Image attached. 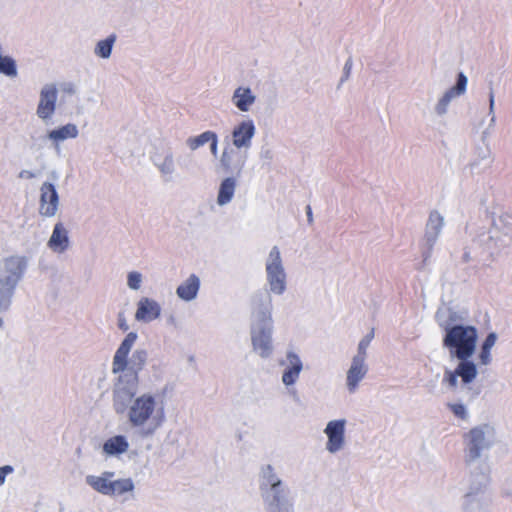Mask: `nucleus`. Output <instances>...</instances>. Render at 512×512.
I'll return each instance as SVG.
<instances>
[{
  "label": "nucleus",
  "mask_w": 512,
  "mask_h": 512,
  "mask_svg": "<svg viewBox=\"0 0 512 512\" xmlns=\"http://www.w3.org/2000/svg\"><path fill=\"white\" fill-rule=\"evenodd\" d=\"M269 291L258 290L251 297L250 338L252 351L262 359H269L274 353L271 293L282 295L287 286L286 273L279 248L272 247L266 262Z\"/></svg>",
  "instance_id": "obj_1"
},
{
  "label": "nucleus",
  "mask_w": 512,
  "mask_h": 512,
  "mask_svg": "<svg viewBox=\"0 0 512 512\" xmlns=\"http://www.w3.org/2000/svg\"><path fill=\"white\" fill-rule=\"evenodd\" d=\"M444 330L443 347L449 352L451 359H457L458 364L454 370L445 368L442 384L455 390L460 379L463 387L471 384L477 377V365L470 358L474 355L478 340V331L475 326L440 323Z\"/></svg>",
  "instance_id": "obj_2"
},
{
  "label": "nucleus",
  "mask_w": 512,
  "mask_h": 512,
  "mask_svg": "<svg viewBox=\"0 0 512 512\" xmlns=\"http://www.w3.org/2000/svg\"><path fill=\"white\" fill-rule=\"evenodd\" d=\"M258 489L265 512H294L290 488L272 464L260 466Z\"/></svg>",
  "instance_id": "obj_3"
},
{
  "label": "nucleus",
  "mask_w": 512,
  "mask_h": 512,
  "mask_svg": "<svg viewBox=\"0 0 512 512\" xmlns=\"http://www.w3.org/2000/svg\"><path fill=\"white\" fill-rule=\"evenodd\" d=\"M495 430L489 424H480L463 435L464 463L470 475L487 471L481 458L494 444Z\"/></svg>",
  "instance_id": "obj_4"
},
{
  "label": "nucleus",
  "mask_w": 512,
  "mask_h": 512,
  "mask_svg": "<svg viewBox=\"0 0 512 512\" xmlns=\"http://www.w3.org/2000/svg\"><path fill=\"white\" fill-rule=\"evenodd\" d=\"M156 399L150 393L137 396L126 410L128 423L143 437L152 436L161 426V417L155 415Z\"/></svg>",
  "instance_id": "obj_5"
},
{
  "label": "nucleus",
  "mask_w": 512,
  "mask_h": 512,
  "mask_svg": "<svg viewBox=\"0 0 512 512\" xmlns=\"http://www.w3.org/2000/svg\"><path fill=\"white\" fill-rule=\"evenodd\" d=\"M27 267L28 260L24 256L13 255L0 260V314L10 309L16 288Z\"/></svg>",
  "instance_id": "obj_6"
},
{
  "label": "nucleus",
  "mask_w": 512,
  "mask_h": 512,
  "mask_svg": "<svg viewBox=\"0 0 512 512\" xmlns=\"http://www.w3.org/2000/svg\"><path fill=\"white\" fill-rule=\"evenodd\" d=\"M474 242L482 246L493 257L512 245V219L508 215L492 214L490 227L477 232Z\"/></svg>",
  "instance_id": "obj_7"
},
{
  "label": "nucleus",
  "mask_w": 512,
  "mask_h": 512,
  "mask_svg": "<svg viewBox=\"0 0 512 512\" xmlns=\"http://www.w3.org/2000/svg\"><path fill=\"white\" fill-rule=\"evenodd\" d=\"M489 483L488 471L469 476L467 491L463 497L464 512H490V497L486 493Z\"/></svg>",
  "instance_id": "obj_8"
},
{
  "label": "nucleus",
  "mask_w": 512,
  "mask_h": 512,
  "mask_svg": "<svg viewBox=\"0 0 512 512\" xmlns=\"http://www.w3.org/2000/svg\"><path fill=\"white\" fill-rule=\"evenodd\" d=\"M112 389V407L117 415H123L137 397L139 381L135 376L116 373Z\"/></svg>",
  "instance_id": "obj_9"
},
{
  "label": "nucleus",
  "mask_w": 512,
  "mask_h": 512,
  "mask_svg": "<svg viewBox=\"0 0 512 512\" xmlns=\"http://www.w3.org/2000/svg\"><path fill=\"white\" fill-rule=\"evenodd\" d=\"M226 145L219 158L220 167L225 173L239 176L247 161V152L231 145L229 137L225 138Z\"/></svg>",
  "instance_id": "obj_10"
},
{
  "label": "nucleus",
  "mask_w": 512,
  "mask_h": 512,
  "mask_svg": "<svg viewBox=\"0 0 512 512\" xmlns=\"http://www.w3.org/2000/svg\"><path fill=\"white\" fill-rule=\"evenodd\" d=\"M444 226V217L437 211L432 210L425 226L423 262L425 263L432 254L434 245Z\"/></svg>",
  "instance_id": "obj_11"
},
{
  "label": "nucleus",
  "mask_w": 512,
  "mask_h": 512,
  "mask_svg": "<svg viewBox=\"0 0 512 512\" xmlns=\"http://www.w3.org/2000/svg\"><path fill=\"white\" fill-rule=\"evenodd\" d=\"M58 98V89L56 84H45L39 93V102L36 109V115L43 121L50 120L55 113Z\"/></svg>",
  "instance_id": "obj_12"
},
{
  "label": "nucleus",
  "mask_w": 512,
  "mask_h": 512,
  "mask_svg": "<svg viewBox=\"0 0 512 512\" xmlns=\"http://www.w3.org/2000/svg\"><path fill=\"white\" fill-rule=\"evenodd\" d=\"M346 423L345 419L331 420L327 423L324 433L327 436L325 448L329 453L335 454L343 449Z\"/></svg>",
  "instance_id": "obj_13"
},
{
  "label": "nucleus",
  "mask_w": 512,
  "mask_h": 512,
  "mask_svg": "<svg viewBox=\"0 0 512 512\" xmlns=\"http://www.w3.org/2000/svg\"><path fill=\"white\" fill-rule=\"evenodd\" d=\"M256 127L251 119L243 120L234 126L231 132V145L247 152L252 146Z\"/></svg>",
  "instance_id": "obj_14"
},
{
  "label": "nucleus",
  "mask_w": 512,
  "mask_h": 512,
  "mask_svg": "<svg viewBox=\"0 0 512 512\" xmlns=\"http://www.w3.org/2000/svg\"><path fill=\"white\" fill-rule=\"evenodd\" d=\"M59 205V195L53 183L44 182L40 187V209L42 216L53 217Z\"/></svg>",
  "instance_id": "obj_15"
},
{
  "label": "nucleus",
  "mask_w": 512,
  "mask_h": 512,
  "mask_svg": "<svg viewBox=\"0 0 512 512\" xmlns=\"http://www.w3.org/2000/svg\"><path fill=\"white\" fill-rule=\"evenodd\" d=\"M138 335L136 332H129L117 348L112 360V373H120L127 368L128 355L135 344Z\"/></svg>",
  "instance_id": "obj_16"
},
{
  "label": "nucleus",
  "mask_w": 512,
  "mask_h": 512,
  "mask_svg": "<svg viewBox=\"0 0 512 512\" xmlns=\"http://www.w3.org/2000/svg\"><path fill=\"white\" fill-rule=\"evenodd\" d=\"M303 370V362L299 355L294 351H287L286 353V367L282 373V383L286 387L294 385L299 379L300 373Z\"/></svg>",
  "instance_id": "obj_17"
},
{
  "label": "nucleus",
  "mask_w": 512,
  "mask_h": 512,
  "mask_svg": "<svg viewBox=\"0 0 512 512\" xmlns=\"http://www.w3.org/2000/svg\"><path fill=\"white\" fill-rule=\"evenodd\" d=\"M161 315L160 304L148 297H142L137 302V309L135 312V319L139 322L150 323L158 319Z\"/></svg>",
  "instance_id": "obj_18"
},
{
  "label": "nucleus",
  "mask_w": 512,
  "mask_h": 512,
  "mask_svg": "<svg viewBox=\"0 0 512 512\" xmlns=\"http://www.w3.org/2000/svg\"><path fill=\"white\" fill-rule=\"evenodd\" d=\"M368 372V366L365 359L353 357L350 368L346 375V386L349 393H355L359 383L364 379Z\"/></svg>",
  "instance_id": "obj_19"
},
{
  "label": "nucleus",
  "mask_w": 512,
  "mask_h": 512,
  "mask_svg": "<svg viewBox=\"0 0 512 512\" xmlns=\"http://www.w3.org/2000/svg\"><path fill=\"white\" fill-rule=\"evenodd\" d=\"M151 161L157 167L165 181H170L172 179V175L174 174L176 168L174 162V154L170 148L164 150L162 153H154L151 156Z\"/></svg>",
  "instance_id": "obj_20"
},
{
  "label": "nucleus",
  "mask_w": 512,
  "mask_h": 512,
  "mask_svg": "<svg viewBox=\"0 0 512 512\" xmlns=\"http://www.w3.org/2000/svg\"><path fill=\"white\" fill-rule=\"evenodd\" d=\"M115 476V472L113 471H103L100 475H87L85 478V482L89 485L94 491L105 495L110 496L113 492L112 489V481Z\"/></svg>",
  "instance_id": "obj_21"
},
{
  "label": "nucleus",
  "mask_w": 512,
  "mask_h": 512,
  "mask_svg": "<svg viewBox=\"0 0 512 512\" xmlns=\"http://www.w3.org/2000/svg\"><path fill=\"white\" fill-rule=\"evenodd\" d=\"M79 134L78 128L73 123H68L56 129L48 131L46 138L52 142L54 149L60 151V142L67 139H75Z\"/></svg>",
  "instance_id": "obj_22"
},
{
  "label": "nucleus",
  "mask_w": 512,
  "mask_h": 512,
  "mask_svg": "<svg viewBox=\"0 0 512 512\" xmlns=\"http://www.w3.org/2000/svg\"><path fill=\"white\" fill-rule=\"evenodd\" d=\"M69 243L68 231L62 222H57L54 225L52 235L48 240V247L56 253H63L68 249Z\"/></svg>",
  "instance_id": "obj_23"
},
{
  "label": "nucleus",
  "mask_w": 512,
  "mask_h": 512,
  "mask_svg": "<svg viewBox=\"0 0 512 512\" xmlns=\"http://www.w3.org/2000/svg\"><path fill=\"white\" fill-rule=\"evenodd\" d=\"M148 360V352L144 348H137L130 359H128L127 368L120 371L122 375L135 376L136 380L139 381V373L143 370Z\"/></svg>",
  "instance_id": "obj_24"
},
{
  "label": "nucleus",
  "mask_w": 512,
  "mask_h": 512,
  "mask_svg": "<svg viewBox=\"0 0 512 512\" xmlns=\"http://www.w3.org/2000/svg\"><path fill=\"white\" fill-rule=\"evenodd\" d=\"M200 289V279L197 275L191 274L176 289V295L184 301H192L197 297Z\"/></svg>",
  "instance_id": "obj_25"
},
{
  "label": "nucleus",
  "mask_w": 512,
  "mask_h": 512,
  "mask_svg": "<svg viewBox=\"0 0 512 512\" xmlns=\"http://www.w3.org/2000/svg\"><path fill=\"white\" fill-rule=\"evenodd\" d=\"M129 442L124 435H115L108 438L102 446L106 456L118 457L128 451Z\"/></svg>",
  "instance_id": "obj_26"
},
{
  "label": "nucleus",
  "mask_w": 512,
  "mask_h": 512,
  "mask_svg": "<svg viewBox=\"0 0 512 512\" xmlns=\"http://www.w3.org/2000/svg\"><path fill=\"white\" fill-rule=\"evenodd\" d=\"M231 100L241 112H248L255 103L256 96L249 87L240 86L234 90Z\"/></svg>",
  "instance_id": "obj_27"
},
{
  "label": "nucleus",
  "mask_w": 512,
  "mask_h": 512,
  "mask_svg": "<svg viewBox=\"0 0 512 512\" xmlns=\"http://www.w3.org/2000/svg\"><path fill=\"white\" fill-rule=\"evenodd\" d=\"M236 184L237 182L234 177H227L222 180L217 195L218 205L224 206L232 201L236 189Z\"/></svg>",
  "instance_id": "obj_28"
},
{
  "label": "nucleus",
  "mask_w": 512,
  "mask_h": 512,
  "mask_svg": "<svg viewBox=\"0 0 512 512\" xmlns=\"http://www.w3.org/2000/svg\"><path fill=\"white\" fill-rule=\"evenodd\" d=\"M115 41V34H111L107 38L98 41L94 48V54L100 58L108 59L112 54Z\"/></svg>",
  "instance_id": "obj_29"
},
{
  "label": "nucleus",
  "mask_w": 512,
  "mask_h": 512,
  "mask_svg": "<svg viewBox=\"0 0 512 512\" xmlns=\"http://www.w3.org/2000/svg\"><path fill=\"white\" fill-rule=\"evenodd\" d=\"M135 488L134 482L131 478H122L112 481V489L111 497L120 496L127 492L133 491Z\"/></svg>",
  "instance_id": "obj_30"
},
{
  "label": "nucleus",
  "mask_w": 512,
  "mask_h": 512,
  "mask_svg": "<svg viewBox=\"0 0 512 512\" xmlns=\"http://www.w3.org/2000/svg\"><path fill=\"white\" fill-rule=\"evenodd\" d=\"M488 97H489L488 115L490 116V122H489L488 127L482 132V140L483 141H485V139L490 135V131L496 123L495 94H494V89L492 87H490V89H489Z\"/></svg>",
  "instance_id": "obj_31"
},
{
  "label": "nucleus",
  "mask_w": 512,
  "mask_h": 512,
  "mask_svg": "<svg viewBox=\"0 0 512 512\" xmlns=\"http://www.w3.org/2000/svg\"><path fill=\"white\" fill-rule=\"evenodd\" d=\"M451 91L447 90L442 97L438 100L434 107V112L437 116H444L448 112V107L451 103V101L456 98Z\"/></svg>",
  "instance_id": "obj_32"
},
{
  "label": "nucleus",
  "mask_w": 512,
  "mask_h": 512,
  "mask_svg": "<svg viewBox=\"0 0 512 512\" xmlns=\"http://www.w3.org/2000/svg\"><path fill=\"white\" fill-rule=\"evenodd\" d=\"M212 132L213 131L208 130L201 133L200 135L189 137L186 140V145L192 151H195L209 142Z\"/></svg>",
  "instance_id": "obj_33"
},
{
  "label": "nucleus",
  "mask_w": 512,
  "mask_h": 512,
  "mask_svg": "<svg viewBox=\"0 0 512 512\" xmlns=\"http://www.w3.org/2000/svg\"><path fill=\"white\" fill-rule=\"evenodd\" d=\"M467 83V76L463 72H459L457 74L456 83L448 90L451 91L455 96L459 97L466 92Z\"/></svg>",
  "instance_id": "obj_34"
},
{
  "label": "nucleus",
  "mask_w": 512,
  "mask_h": 512,
  "mask_svg": "<svg viewBox=\"0 0 512 512\" xmlns=\"http://www.w3.org/2000/svg\"><path fill=\"white\" fill-rule=\"evenodd\" d=\"M374 338V330H371L367 335H365L359 342L357 348V354L354 357L365 359L367 356V348L369 347L372 339Z\"/></svg>",
  "instance_id": "obj_35"
},
{
  "label": "nucleus",
  "mask_w": 512,
  "mask_h": 512,
  "mask_svg": "<svg viewBox=\"0 0 512 512\" xmlns=\"http://www.w3.org/2000/svg\"><path fill=\"white\" fill-rule=\"evenodd\" d=\"M450 411L454 414L455 417L461 419V420H467L468 419V411L464 404L462 403H448L447 404Z\"/></svg>",
  "instance_id": "obj_36"
},
{
  "label": "nucleus",
  "mask_w": 512,
  "mask_h": 512,
  "mask_svg": "<svg viewBox=\"0 0 512 512\" xmlns=\"http://www.w3.org/2000/svg\"><path fill=\"white\" fill-rule=\"evenodd\" d=\"M142 275L137 271L129 272L127 275V285L132 290H138L141 287Z\"/></svg>",
  "instance_id": "obj_37"
},
{
  "label": "nucleus",
  "mask_w": 512,
  "mask_h": 512,
  "mask_svg": "<svg viewBox=\"0 0 512 512\" xmlns=\"http://www.w3.org/2000/svg\"><path fill=\"white\" fill-rule=\"evenodd\" d=\"M352 67H353V60H352V57H349L344 64L343 73H342V76L337 85L338 89L343 85V83H345L349 79Z\"/></svg>",
  "instance_id": "obj_38"
},
{
  "label": "nucleus",
  "mask_w": 512,
  "mask_h": 512,
  "mask_svg": "<svg viewBox=\"0 0 512 512\" xmlns=\"http://www.w3.org/2000/svg\"><path fill=\"white\" fill-rule=\"evenodd\" d=\"M496 340L497 334L495 332H490L483 341L481 348L491 350L492 347L495 345Z\"/></svg>",
  "instance_id": "obj_39"
},
{
  "label": "nucleus",
  "mask_w": 512,
  "mask_h": 512,
  "mask_svg": "<svg viewBox=\"0 0 512 512\" xmlns=\"http://www.w3.org/2000/svg\"><path fill=\"white\" fill-rule=\"evenodd\" d=\"M274 156L272 149L269 147L263 146L260 151V159L264 161L266 164H270Z\"/></svg>",
  "instance_id": "obj_40"
},
{
  "label": "nucleus",
  "mask_w": 512,
  "mask_h": 512,
  "mask_svg": "<svg viewBox=\"0 0 512 512\" xmlns=\"http://www.w3.org/2000/svg\"><path fill=\"white\" fill-rule=\"evenodd\" d=\"M210 144V152L216 157L218 154V135L215 132H212L209 142Z\"/></svg>",
  "instance_id": "obj_41"
},
{
  "label": "nucleus",
  "mask_w": 512,
  "mask_h": 512,
  "mask_svg": "<svg viewBox=\"0 0 512 512\" xmlns=\"http://www.w3.org/2000/svg\"><path fill=\"white\" fill-rule=\"evenodd\" d=\"M490 351L491 350H487V349H483V348L480 349L479 361L482 365H489L491 363L492 357H491Z\"/></svg>",
  "instance_id": "obj_42"
},
{
  "label": "nucleus",
  "mask_w": 512,
  "mask_h": 512,
  "mask_svg": "<svg viewBox=\"0 0 512 512\" xmlns=\"http://www.w3.org/2000/svg\"><path fill=\"white\" fill-rule=\"evenodd\" d=\"M14 468L11 465H4L0 467V486L5 483L6 476L13 473Z\"/></svg>",
  "instance_id": "obj_43"
},
{
  "label": "nucleus",
  "mask_w": 512,
  "mask_h": 512,
  "mask_svg": "<svg viewBox=\"0 0 512 512\" xmlns=\"http://www.w3.org/2000/svg\"><path fill=\"white\" fill-rule=\"evenodd\" d=\"M118 327L120 330H122L124 332H126L129 329V325L127 323V320H126L123 312H120L118 314Z\"/></svg>",
  "instance_id": "obj_44"
},
{
  "label": "nucleus",
  "mask_w": 512,
  "mask_h": 512,
  "mask_svg": "<svg viewBox=\"0 0 512 512\" xmlns=\"http://www.w3.org/2000/svg\"><path fill=\"white\" fill-rule=\"evenodd\" d=\"M479 157L482 160H488V164L491 163V150L488 146H486L484 149H481L479 152Z\"/></svg>",
  "instance_id": "obj_45"
},
{
  "label": "nucleus",
  "mask_w": 512,
  "mask_h": 512,
  "mask_svg": "<svg viewBox=\"0 0 512 512\" xmlns=\"http://www.w3.org/2000/svg\"><path fill=\"white\" fill-rule=\"evenodd\" d=\"M35 177V174L29 170H22L20 173H19V178H28V179H31V178H34Z\"/></svg>",
  "instance_id": "obj_46"
},
{
  "label": "nucleus",
  "mask_w": 512,
  "mask_h": 512,
  "mask_svg": "<svg viewBox=\"0 0 512 512\" xmlns=\"http://www.w3.org/2000/svg\"><path fill=\"white\" fill-rule=\"evenodd\" d=\"M307 221L311 225L313 223V212L310 205H307L306 208Z\"/></svg>",
  "instance_id": "obj_47"
},
{
  "label": "nucleus",
  "mask_w": 512,
  "mask_h": 512,
  "mask_svg": "<svg viewBox=\"0 0 512 512\" xmlns=\"http://www.w3.org/2000/svg\"><path fill=\"white\" fill-rule=\"evenodd\" d=\"M471 259H472V257H471L470 251L468 249H465L464 253L462 255V262L468 263L469 261H471Z\"/></svg>",
  "instance_id": "obj_48"
},
{
  "label": "nucleus",
  "mask_w": 512,
  "mask_h": 512,
  "mask_svg": "<svg viewBox=\"0 0 512 512\" xmlns=\"http://www.w3.org/2000/svg\"><path fill=\"white\" fill-rule=\"evenodd\" d=\"M168 324L174 325L175 324V317L173 315H170L167 319Z\"/></svg>",
  "instance_id": "obj_49"
},
{
  "label": "nucleus",
  "mask_w": 512,
  "mask_h": 512,
  "mask_svg": "<svg viewBox=\"0 0 512 512\" xmlns=\"http://www.w3.org/2000/svg\"><path fill=\"white\" fill-rule=\"evenodd\" d=\"M65 91L68 92V93H74L75 92L74 87L71 84H69L68 88H66Z\"/></svg>",
  "instance_id": "obj_50"
},
{
  "label": "nucleus",
  "mask_w": 512,
  "mask_h": 512,
  "mask_svg": "<svg viewBox=\"0 0 512 512\" xmlns=\"http://www.w3.org/2000/svg\"><path fill=\"white\" fill-rule=\"evenodd\" d=\"M4 326V320L2 317H0V329H2Z\"/></svg>",
  "instance_id": "obj_51"
},
{
  "label": "nucleus",
  "mask_w": 512,
  "mask_h": 512,
  "mask_svg": "<svg viewBox=\"0 0 512 512\" xmlns=\"http://www.w3.org/2000/svg\"><path fill=\"white\" fill-rule=\"evenodd\" d=\"M479 393H480V391H475V392H473V393H472V396H473V397H476V396H478V395H479Z\"/></svg>",
  "instance_id": "obj_52"
}]
</instances>
